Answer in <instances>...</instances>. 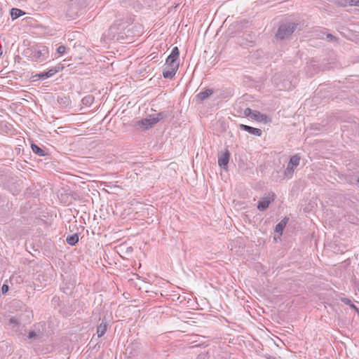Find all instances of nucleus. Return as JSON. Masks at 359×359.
Wrapping results in <instances>:
<instances>
[{"instance_id":"1","label":"nucleus","mask_w":359,"mask_h":359,"mask_svg":"<svg viewBox=\"0 0 359 359\" xmlns=\"http://www.w3.org/2000/svg\"><path fill=\"white\" fill-rule=\"evenodd\" d=\"M143 32V26L139 23H133L131 18L116 21L105 32L102 41L105 43H133V38L140 36Z\"/></svg>"},{"instance_id":"2","label":"nucleus","mask_w":359,"mask_h":359,"mask_svg":"<svg viewBox=\"0 0 359 359\" xmlns=\"http://www.w3.org/2000/svg\"><path fill=\"white\" fill-rule=\"evenodd\" d=\"M22 54L32 62L41 63L50 57L47 46H27Z\"/></svg>"},{"instance_id":"3","label":"nucleus","mask_w":359,"mask_h":359,"mask_svg":"<svg viewBox=\"0 0 359 359\" xmlns=\"http://www.w3.org/2000/svg\"><path fill=\"white\" fill-rule=\"evenodd\" d=\"M86 6V0H71L66 9L67 19L74 20L83 12Z\"/></svg>"},{"instance_id":"4","label":"nucleus","mask_w":359,"mask_h":359,"mask_svg":"<svg viewBox=\"0 0 359 359\" xmlns=\"http://www.w3.org/2000/svg\"><path fill=\"white\" fill-rule=\"evenodd\" d=\"M298 25L299 24L291 22L283 23L278 27L276 36L280 39H287L296 30Z\"/></svg>"},{"instance_id":"5","label":"nucleus","mask_w":359,"mask_h":359,"mask_svg":"<svg viewBox=\"0 0 359 359\" xmlns=\"http://www.w3.org/2000/svg\"><path fill=\"white\" fill-rule=\"evenodd\" d=\"M301 157L299 154L292 156L284 170L283 175L287 178H292L294 169L299 165Z\"/></svg>"},{"instance_id":"6","label":"nucleus","mask_w":359,"mask_h":359,"mask_svg":"<svg viewBox=\"0 0 359 359\" xmlns=\"http://www.w3.org/2000/svg\"><path fill=\"white\" fill-rule=\"evenodd\" d=\"M179 57L180 50L177 46H175L171 51V53L168 55L165 61V65L179 68Z\"/></svg>"},{"instance_id":"7","label":"nucleus","mask_w":359,"mask_h":359,"mask_svg":"<svg viewBox=\"0 0 359 359\" xmlns=\"http://www.w3.org/2000/svg\"><path fill=\"white\" fill-rule=\"evenodd\" d=\"M276 194L273 192H270L266 196H264L258 202L257 209L259 211H265L269 206V205L274 201Z\"/></svg>"},{"instance_id":"8","label":"nucleus","mask_w":359,"mask_h":359,"mask_svg":"<svg viewBox=\"0 0 359 359\" xmlns=\"http://www.w3.org/2000/svg\"><path fill=\"white\" fill-rule=\"evenodd\" d=\"M230 158V152L228 149H225L224 151L222 152L218 155V165L224 170H226L228 168V163Z\"/></svg>"},{"instance_id":"9","label":"nucleus","mask_w":359,"mask_h":359,"mask_svg":"<svg viewBox=\"0 0 359 359\" xmlns=\"http://www.w3.org/2000/svg\"><path fill=\"white\" fill-rule=\"evenodd\" d=\"M134 127L142 130H146L152 128L150 121L147 118L135 121Z\"/></svg>"},{"instance_id":"10","label":"nucleus","mask_w":359,"mask_h":359,"mask_svg":"<svg viewBox=\"0 0 359 359\" xmlns=\"http://www.w3.org/2000/svg\"><path fill=\"white\" fill-rule=\"evenodd\" d=\"M239 128L241 130L246 131L249 133L251 135H256L260 137L262 135V131L261 129L253 128L252 126L245 125V124H240Z\"/></svg>"},{"instance_id":"11","label":"nucleus","mask_w":359,"mask_h":359,"mask_svg":"<svg viewBox=\"0 0 359 359\" xmlns=\"http://www.w3.org/2000/svg\"><path fill=\"white\" fill-rule=\"evenodd\" d=\"M177 69H178L175 67L165 65V67L163 70V78L172 79L175 76Z\"/></svg>"},{"instance_id":"12","label":"nucleus","mask_w":359,"mask_h":359,"mask_svg":"<svg viewBox=\"0 0 359 359\" xmlns=\"http://www.w3.org/2000/svg\"><path fill=\"white\" fill-rule=\"evenodd\" d=\"M334 4L341 7H346L347 6H359V0H335Z\"/></svg>"},{"instance_id":"13","label":"nucleus","mask_w":359,"mask_h":359,"mask_svg":"<svg viewBox=\"0 0 359 359\" xmlns=\"http://www.w3.org/2000/svg\"><path fill=\"white\" fill-rule=\"evenodd\" d=\"M289 221V218L287 217H285L280 222H278L275 226V232L278 233V236H282L283 230L286 226L287 222Z\"/></svg>"},{"instance_id":"14","label":"nucleus","mask_w":359,"mask_h":359,"mask_svg":"<svg viewBox=\"0 0 359 359\" xmlns=\"http://www.w3.org/2000/svg\"><path fill=\"white\" fill-rule=\"evenodd\" d=\"M252 119L258 122L267 123L269 121V117L266 114H261L259 111L254 110Z\"/></svg>"},{"instance_id":"15","label":"nucleus","mask_w":359,"mask_h":359,"mask_svg":"<svg viewBox=\"0 0 359 359\" xmlns=\"http://www.w3.org/2000/svg\"><path fill=\"white\" fill-rule=\"evenodd\" d=\"M53 76V74L52 72H50V69L49 70H48L46 72H41V73L32 75V77L34 79L33 81H35L37 80H45V79L50 78Z\"/></svg>"},{"instance_id":"16","label":"nucleus","mask_w":359,"mask_h":359,"mask_svg":"<svg viewBox=\"0 0 359 359\" xmlns=\"http://www.w3.org/2000/svg\"><path fill=\"white\" fill-rule=\"evenodd\" d=\"M107 326L108 325L105 321V318L102 320V321L99 325H97V334L98 338L102 337L105 334L107 330Z\"/></svg>"},{"instance_id":"17","label":"nucleus","mask_w":359,"mask_h":359,"mask_svg":"<svg viewBox=\"0 0 359 359\" xmlns=\"http://www.w3.org/2000/svg\"><path fill=\"white\" fill-rule=\"evenodd\" d=\"M31 148L32 151L39 156H45L48 155V152L34 143L31 144Z\"/></svg>"},{"instance_id":"18","label":"nucleus","mask_w":359,"mask_h":359,"mask_svg":"<svg viewBox=\"0 0 359 359\" xmlns=\"http://www.w3.org/2000/svg\"><path fill=\"white\" fill-rule=\"evenodd\" d=\"M213 93V90L208 88L204 91H202L196 95V97L200 100V101L203 102L205 100L208 99L212 94Z\"/></svg>"},{"instance_id":"19","label":"nucleus","mask_w":359,"mask_h":359,"mask_svg":"<svg viewBox=\"0 0 359 359\" xmlns=\"http://www.w3.org/2000/svg\"><path fill=\"white\" fill-rule=\"evenodd\" d=\"M67 38V41L72 43L73 41L76 40L83 37V34L79 32H72L65 35Z\"/></svg>"},{"instance_id":"20","label":"nucleus","mask_w":359,"mask_h":359,"mask_svg":"<svg viewBox=\"0 0 359 359\" xmlns=\"http://www.w3.org/2000/svg\"><path fill=\"white\" fill-rule=\"evenodd\" d=\"M10 13H11V18L13 20H15V19L18 18L19 17L25 15V11H22L21 9L16 8H11Z\"/></svg>"},{"instance_id":"21","label":"nucleus","mask_w":359,"mask_h":359,"mask_svg":"<svg viewBox=\"0 0 359 359\" xmlns=\"http://www.w3.org/2000/svg\"><path fill=\"white\" fill-rule=\"evenodd\" d=\"M79 235L78 233H74L72 235H69L67 237L66 241L70 245H75L79 242Z\"/></svg>"},{"instance_id":"22","label":"nucleus","mask_w":359,"mask_h":359,"mask_svg":"<svg viewBox=\"0 0 359 359\" xmlns=\"http://www.w3.org/2000/svg\"><path fill=\"white\" fill-rule=\"evenodd\" d=\"M74 288V283L69 282L65 283V286L62 287V290L66 294H71Z\"/></svg>"},{"instance_id":"23","label":"nucleus","mask_w":359,"mask_h":359,"mask_svg":"<svg viewBox=\"0 0 359 359\" xmlns=\"http://www.w3.org/2000/svg\"><path fill=\"white\" fill-rule=\"evenodd\" d=\"M43 334L41 333H37L34 330L29 332L27 337L30 339L39 340L42 338Z\"/></svg>"},{"instance_id":"24","label":"nucleus","mask_w":359,"mask_h":359,"mask_svg":"<svg viewBox=\"0 0 359 359\" xmlns=\"http://www.w3.org/2000/svg\"><path fill=\"white\" fill-rule=\"evenodd\" d=\"M155 116L158 117V122L170 116V114L167 111H161L159 113L155 114Z\"/></svg>"},{"instance_id":"25","label":"nucleus","mask_w":359,"mask_h":359,"mask_svg":"<svg viewBox=\"0 0 359 359\" xmlns=\"http://www.w3.org/2000/svg\"><path fill=\"white\" fill-rule=\"evenodd\" d=\"M63 69H64V65L62 64H58L57 65L52 67L50 69V72H52L53 75H55L56 73L62 71Z\"/></svg>"},{"instance_id":"26","label":"nucleus","mask_w":359,"mask_h":359,"mask_svg":"<svg viewBox=\"0 0 359 359\" xmlns=\"http://www.w3.org/2000/svg\"><path fill=\"white\" fill-rule=\"evenodd\" d=\"M57 102L63 107H66L69 104V100L66 97H58Z\"/></svg>"},{"instance_id":"27","label":"nucleus","mask_w":359,"mask_h":359,"mask_svg":"<svg viewBox=\"0 0 359 359\" xmlns=\"http://www.w3.org/2000/svg\"><path fill=\"white\" fill-rule=\"evenodd\" d=\"M151 123V126L153 127L155 124L158 123V119L156 116H155V114L149 115V118H147Z\"/></svg>"},{"instance_id":"28","label":"nucleus","mask_w":359,"mask_h":359,"mask_svg":"<svg viewBox=\"0 0 359 359\" xmlns=\"http://www.w3.org/2000/svg\"><path fill=\"white\" fill-rule=\"evenodd\" d=\"M66 52V46H58L57 53L55 54V57H57Z\"/></svg>"},{"instance_id":"29","label":"nucleus","mask_w":359,"mask_h":359,"mask_svg":"<svg viewBox=\"0 0 359 359\" xmlns=\"http://www.w3.org/2000/svg\"><path fill=\"white\" fill-rule=\"evenodd\" d=\"M326 39L327 40L328 42L330 43H338L337 37L331 34H326Z\"/></svg>"},{"instance_id":"30","label":"nucleus","mask_w":359,"mask_h":359,"mask_svg":"<svg viewBox=\"0 0 359 359\" xmlns=\"http://www.w3.org/2000/svg\"><path fill=\"white\" fill-rule=\"evenodd\" d=\"M341 301L346 305L350 306L351 308H355V305L353 304L351 300L348 298L344 297L341 299Z\"/></svg>"},{"instance_id":"31","label":"nucleus","mask_w":359,"mask_h":359,"mask_svg":"<svg viewBox=\"0 0 359 359\" xmlns=\"http://www.w3.org/2000/svg\"><path fill=\"white\" fill-rule=\"evenodd\" d=\"M9 324L13 325V327L20 325L18 320L15 317H12L9 319Z\"/></svg>"},{"instance_id":"32","label":"nucleus","mask_w":359,"mask_h":359,"mask_svg":"<svg viewBox=\"0 0 359 359\" xmlns=\"http://www.w3.org/2000/svg\"><path fill=\"white\" fill-rule=\"evenodd\" d=\"M253 111L254 110H252L250 108L247 107L246 109H245L243 114L245 116L252 118Z\"/></svg>"},{"instance_id":"33","label":"nucleus","mask_w":359,"mask_h":359,"mask_svg":"<svg viewBox=\"0 0 359 359\" xmlns=\"http://www.w3.org/2000/svg\"><path fill=\"white\" fill-rule=\"evenodd\" d=\"M3 180H6V181H9V179H7V177H2L1 178V182L3 183V186L5 189H10V187L8 186V184H6L5 182H4Z\"/></svg>"},{"instance_id":"34","label":"nucleus","mask_w":359,"mask_h":359,"mask_svg":"<svg viewBox=\"0 0 359 359\" xmlns=\"http://www.w3.org/2000/svg\"><path fill=\"white\" fill-rule=\"evenodd\" d=\"M8 289H9L8 285H6V284H4V285H3V286H2V287H1V292H2V293H3V294H6V293L8 292Z\"/></svg>"},{"instance_id":"35","label":"nucleus","mask_w":359,"mask_h":359,"mask_svg":"<svg viewBox=\"0 0 359 359\" xmlns=\"http://www.w3.org/2000/svg\"><path fill=\"white\" fill-rule=\"evenodd\" d=\"M91 99H92V97H85V98H83V102L84 104H86L87 102H89V100H91Z\"/></svg>"},{"instance_id":"36","label":"nucleus","mask_w":359,"mask_h":359,"mask_svg":"<svg viewBox=\"0 0 359 359\" xmlns=\"http://www.w3.org/2000/svg\"><path fill=\"white\" fill-rule=\"evenodd\" d=\"M204 53L206 54L205 56H209L208 55V50H207L206 49L204 50ZM210 57H212L213 55H210Z\"/></svg>"},{"instance_id":"37","label":"nucleus","mask_w":359,"mask_h":359,"mask_svg":"<svg viewBox=\"0 0 359 359\" xmlns=\"http://www.w3.org/2000/svg\"><path fill=\"white\" fill-rule=\"evenodd\" d=\"M355 311L359 313V309L355 306V308H353Z\"/></svg>"},{"instance_id":"38","label":"nucleus","mask_w":359,"mask_h":359,"mask_svg":"<svg viewBox=\"0 0 359 359\" xmlns=\"http://www.w3.org/2000/svg\"><path fill=\"white\" fill-rule=\"evenodd\" d=\"M3 54V50H1V48H0V57Z\"/></svg>"},{"instance_id":"39","label":"nucleus","mask_w":359,"mask_h":359,"mask_svg":"<svg viewBox=\"0 0 359 359\" xmlns=\"http://www.w3.org/2000/svg\"><path fill=\"white\" fill-rule=\"evenodd\" d=\"M357 182L359 184V177L357 179Z\"/></svg>"}]
</instances>
